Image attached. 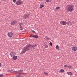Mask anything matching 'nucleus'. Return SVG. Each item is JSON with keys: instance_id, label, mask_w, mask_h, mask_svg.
<instances>
[{"instance_id": "f257e3e1", "label": "nucleus", "mask_w": 77, "mask_h": 77, "mask_svg": "<svg viewBox=\"0 0 77 77\" xmlns=\"http://www.w3.org/2000/svg\"><path fill=\"white\" fill-rule=\"evenodd\" d=\"M36 47V45H28L27 47H25L23 48V50L22 52V53H24L26 51H27V50H31L32 48H35V47Z\"/></svg>"}, {"instance_id": "f03ea898", "label": "nucleus", "mask_w": 77, "mask_h": 77, "mask_svg": "<svg viewBox=\"0 0 77 77\" xmlns=\"http://www.w3.org/2000/svg\"><path fill=\"white\" fill-rule=\"evenodd\" d=\"M23 3V2L20 0H18L16 2V5H21Z\"/></svg>"}, {"instance_id": "7ed1b4c3", "label": "nucleus", "mask_w": 77, "mask_h": 77, "mask_svg": "<svg viewBox=\"0 0 77 77\" xmlns=\"http://www.w3.org/2000/svg\"><path fill=\"white\" fill-rule=\"evenodd\" d=\"M74 9V7L72 5H69L68 7V10L69 11H70V12H72V11H73V9Z\"/></svg>"}, {"instance_id": "20e7f679", "label": "nucleus", "mask_w": 77, "mask_h": 77, "mask_svg": "<svg viewBox=\"0 0 77 77\" xmlns=\"http://www.w3.org/2000/svg\"><path fill=\"white\" fill-rule=\"evenodd\" d=\"M20 71H21V70H20L18 71V72H19L18 73V74H19L17 75H16V77H23V74L21 73H20Z\"/></svg>"}, {"instance_id": "39448f33", "label": "nucleus", "mask_w": 77, "mask_h": 77, "mask_svg": "<svg viewBox=\"0 0 77 77\" xmlns=\"http://www.w3.org/2000/svg\"><path fill=\"white\" fill-rule=\"evenodd\" d=\"M60 24L62 26L66 25V22L65 21H61L60 22Z\"/></svg>"}, {"instance_id": "423d86ee", "label": "nucleus", "mask_w": 77, "mask_h": 77, "mask_svg": "<svg viewBox=\"0 0 77 77\" xmlns=\"http://www.w3.org/2000/svg\"><path fill=\"white\" fill-rule=\"evenodd\" d=\"M77 50V47L76 46L72 47V50L73 51H76Z\"/></svg>"}, {"instance_id": "0eeeda50", "label": "nucleus", "mask_w": 77, "mask_h": 77, "mask_svg": "<svg viewBox=\"0 0 77 77\" xmlns=\"http://www.w3.org/2000/svg\"><path fill=\"white\" fill-rule=\"evenodd\" d=\"M8 35L9 38H11L13 36V33L12 32H9L8 33Z\"/></svg>"}, {"instance_id": "6e6552de", "label": "nucleus", "mask_w": 77, "mask_h": 77, "mask_svg": "<svg viewBox=\"0 0 77 77\" xmlns=\"http://www.w3.org/2000/svg\"><path fill=\"white\" fill-rule=\"evenodd\" d=\"M15 53L14 52H11L10 53V56L11 57H12L14 56H15Z\"/></svg>"}, {"instance_id": "1a4fd4ad", "label": "nucleus", "mask_w": 77, "mask_h": 77, "mask_svg": "<svg viewBox=\"0 0 77 77\" xmlns=\"http://www.w3.org/2000/svg\"><path fill=\"white\" fill-rule=\"evenodd\" d=\"M12 57H13V60H17V58H18V57L15 55L14 56Z\"/></svg>"}, {"instance_id": "9d476101", "label": "nucleus", "mask_w": 77, "mask_h": 77, "mask_svg": "<svg viewBox=\"0 0 77 77\" xmlns=\"http://www.w3.org/2000/svg\"><path fill=\"white\" fill-rule=\"evenodd\" d=\"M23 18H25V19H26V18H29V17L27 16V15L25 14L23 16Z\"/></svg>"}, {"instance_id": "9b49d317", "label": "nucleus", "mask_w": 77, "mask_h": 77, "mask_svg": "<svg viewBox=\"0 0 77 77\" xmlns=\"http://www.w3.org/2000/svg\"><path fill=\"white\" fill-rule=\"evenodd\" d=\"M16 24V22L15 21H13L11 23V25H14Z\"/></svg>"}, {"instance_id": "f8f14e48", "label": "nucleus", "mask_w": 77, "mask_h": 77, "mask_svg": "<svg viewBox=\"0 0 77 77\" xmlns=\"http://www.w3.org/2000/svg\"><path fill=\"white\" fill-rule=\"evenodd\" d=\"M11 72H13V73H15V74H18V73L19 72H17L13 70H11Z\"/></svg>"}, {"instance_id": "ddd939ff", "label": "nucleus", "mask_w": 77, "mask_h": 77, "mask_svg": "<svg viewBox=\"0 0 77 77\" xmlns=\"http://www.w3.org/2000/svg\"><path fill=\"white\" fill-rule=\"evenodd\" d=\"M67 74H68V75H72V72H67Z\"/></svg>"}, {"instance_id": "4468645a", "label": "nucleus", "mask_w": 77, "mask_h": 77, "mask_svg": "<svg viewBox=\"0 0 77 77\" xmlns=\"http://www.w3.org/2000/svg\"><path fill=\"white\" fill-rule=\"evenodd\" d=\"M56 48L59 50V46L58 45H57L56 47Z\"/></svg>"}, {"instance_id": "2eb2a0df", "label": "nucleus", "mask_w": 77, "mask_h": 77, "mask_svg": "<svg viewBox=\"0 0 77 77\" xmlns=\"http://www.w3.org/2000/svg\"><path fill=\"white\" fill-rule=\"evenodd\" d=\"M65 71H64V70L63 69H61L60 71V72H64Z\"/></svg>"}, {"instance_id": "dca6fc26", "label": "nucleus", "mask_w": 77, "mask_h": 77, "mask_svg": "<svg viewBox=\"0 0 77 77\" xmlns=\"http://www.w3.org/2000/svg\"><path fill=\"white\" fill-rule=\"evenodd\" d=\"M43 7H44V5H41L40 7V8H43Z\"/></svg>"}, {"instance_id": "f3484780", "label": "nucleus", "mask_w": 77, "mask_h": 77, "mask_svg": "<svg viewBox=\"0 0 77 77\" xmlns=\"http://www.w3.org/2000/svg\"><path fill=\"white\" fill-rule=\"evenodd\" d=\"M68 21L67 22V24H69V23H70V22H71V20L69 19L68 20Z\"/></svg>"}, {"instance_id": "a211bd4d", "label": "nucleus", "mask_w": 77, "mask_h": 77, "mask_svg": "<svg viewBox=\"0 0 77 77\" xmlns=\"http://www.w3.org/2000/svg\"><path fill=\"white\" fill-rule=\"evenodd\" d=\"M20 30H23V26H20Z\"/></svg>"}, {"instance_id": "6ab92c4d", "label": "nucleus", "mask_w": 77, "mask_h": 77, "mask_svg": "<svg viewBox=\"0 0 77 77\" xmlns=\"http://www.w3.org/2000/svg\"><path fill=\"white\" fill-rule=\"evenodd\" d=\"M44 46L45 47V48H48V45H45Z\"/></svg>"}, {"instance_id": "aec40b11", "label": "nucleus", "mask_w": 77, "mask_h": 77, "mask_svg": "<svg viewBox=\"0 0 77 77\" xmlns=\"http://www.w3.org/2000/svg\"><path fill=\"white\" fill-rule=\"evenodd\" d=\"M34 38H38V36L37 35H35L34 36Z\"/></svg>"}, {"instance_id": "412c9836", "label": "nucleus", "mask_w": 77, "mask_h": 77, "mask_svg": "<svg viewBox=\"0 0 77 77\" xmlns=\"http://www.w3.org/2000/svg\"><path fill=\"white\" fill-rule=\"evenodd\" d=\"M51 1V0H46V2L47 3H48V2H50Z\"/></svg>"}, {"instance_id": "4be33fe9", "label": "nucleus", "mask_w": 77, "mask_h": 77, "mask_svg": "<svg viewBox=\"0 0 77 77\" xmlns=\"http://www.w3.org/2000/svg\"><path fill=\"white\" fill-rule=\"evenodd\" d=\"M19 26H23V23H20L19 24Z\"/></svg>"}, {"instance_id": "5701e85b", "label": "nucleus", "mask_w": 77, "mask_h": 77, "mask_svg": "<svg viewBox=\"0 0 77 77\" xmlns=\"http://www.w3.org/2000/svg\"><path fill=\"white\" fill-rule=\"evenodd\" d=\"M68 68H72V66H68L67 67Z\"/></svg>"}, {"instance_id": "b1692460", "label": "nucleus", "mask_w": 77, "mask_h": 77, "mask_svg": "<svg viewBox=\"0 0 77 77\" xmlns=\"http://www.w3.org/2000/svg\"><path fill=\"white\" fill-rule=\"evenodd\" d=\"M56 9L58 10V9H60V7H56Z\"/></svg>"}, {"instance_id": "393cba45", "label": "nucleus", "mask_w": 77, "mask_h": 77, "mask_svg": "<svg viewBox=\"0 0 77 77\" xmlns=\"http://www.w3.org/2000/svg\"><path fill=\"white\" fill-rule=\"evenodd\" d=\"M74 22H72L70 23V24H71V25H72V24H74Z\"/></svg>"}, {"instance_id": "a878e982", "label": "nucleus", "mask_w": 77, "mask_h": 77, "mask_svg": "<svg viewBox=\"0 0 77 77\" xmlns=\"http://www.w3.org/2000/svg\"><path fill=\"white\" fill-rule=\"evenodd\" d=\"M46 38H47L48 40H50V38H48V37H46Z\"/></svg>"}, {"instance_id": "bb28decb", "label": "nucleus", "mask_w": 77, "mask_h": 77, "mask_svg": "<svg viewBox=\"0 0 77 77\" xmlns=\"http://www.w3.org/2000/svg\"><path fill=\"white\" fill-rule=\"evenodd\" d=\"M44 74H45V75H48V74L47 72H44Z\"/></svg>"}, {"instance_id": "cd10ccee", "label": "nucleus", "mask_w": 77, "mask_h": 77, "mask_svg": "<svg viewBox=\"0 0 77 77\" xmlns=\"http://www.w3.org/2000/svg\"><path fill=\"white\" fill-rule=\"evenodd\" d=\"M68 66L67 65H65L64 66V68H66V67H68Z\"/></svg>"}, {"instance_id": "c85d7f7f", "label": "nucleus", "mask_w": 77, "mask_h": 77, "mask_svg": "<svg viewBox=\"0 0 77 77\" xmlns=\"http://www.w3.org/2000/svg\"><path fill=\"white\" fill-rule=\"evenodd\" d=\"M49 44L50 45H51V46H52V43H51V42H50Z\"/></svg>"}, {"instance_id": "c756f323", "label": "nucleus", "mask_w": 77, "mask_h": 77, "mask_svg": "<svg viewBox=\"0 0 77 77\" xmlns=\"http://www.w3.org/2000/svg\"><path fill=\"white\" fill-rule=\"evenodd\" d=\"M32 32H33V33H36V32L34 31L33 30H32Z\"/></svg>"}, {"instance_id": "7c9ffc66", "label": "nucleus", "mask_w": 77, "mask_h": 77, "mask_svg": "<svg viewBox=\"0 0 77 77\" xmlns=\"http://www.w3.org/2000/svg\"><path fill=\"white\" fill-rule=\"evenodd\" d=\"M30 37H34V35H31Z\"/></svg>"}, {"instance_id": "2f4dec72", "label": "nucleus", "mask_w": 77, "mask_h": 77, "mask_svg": "<svg viewBox=\"0 0 77 77\" xmlns=\"http://www.w3.org/2000/svg\"><path fill=\"white\" fill-rule=\"evenodd\" d=\"M13 2L14 3H15V2H16V0H13Z\"/></svg>"}, {"instance_id": "473e14b6", "label": "nucleus", "mask_w": 77, "mask_h": 77, "mask_svg": "<svg viewBox=\"0 0 77 77\" xmlns=\"http://www.w3.org/2000/svg\"><path fill=\"white\" fill-rule=\"evenodd\" d=\"M3 75H0V77H3Z\"/></svg>"}, {"instance_id": "72a5a7b5", "label": "nucleus", "mask_w": 77, "mask_h": 77, "mask_svg": "<svg viewBox=\"0 0 77 77\" xmlns=\"http://www.w3.org/2000/svg\"><path fill=\"white\" fill-rule=\"evenodd\" d=\"M2 66V63H0V66Z\"/></svg>"}]
</instances>
